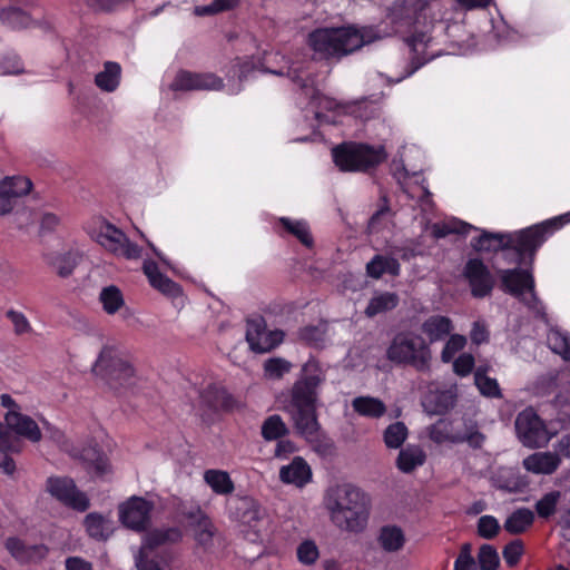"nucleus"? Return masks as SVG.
I'll list each match as a JSON object with an SVG mask.
<instances>
[{
    "instance_id": "obj_1",
    "label": "nucleus",
    "mask_w": 570,
    "mask_h": 570,
    "mask_svg": "<svg viewBox=\"0 0 570 570\" xmlns=\"http://www.w3.org/2000/svg\"><path fill=\"white\" fill-rule=\"evenodd\" d=\"M396 31L383 32L371 26L322 28L309 33L308 43L321 58H341Z\"/></svg>"
},
{
    "instance_id": "obj_2",
    "label": "nucleus",
    "mask_w": 570,
    "mask_h": 570,
    "mask_svg": "<svg viewBox=\"0 0 570 570\" xmlns=\"http://www.w3.org/2000/svg\"><path fill=\"white\" fill-rule=\"evenodd\" d=\"M324 504L333 523L350 532L362 531L367 523L370 499L357 487L344 483L330 488Z\"/></svg>"
},
{
    "instance_id": "obj_3",
    "label": "nucleus",
    "mask_w": 570,
    "mask_h": 570,
    "mask_svg": "<svg viewBox=\"0 0 570 570\" xmlns=\"http://www.w3.org/2000/svg\"><path fill=\"white\" fill-rule=\"evenodd\" d=\"M92 372L116 392L127 391L137 383V373L130 355L116 346L106 345L101 348Z\"/></svg>"
},
{
    "instance_id": "obj_4",
    "label": "nucleus",
    "mask_w": 570,
    "mask_h": 570,
    "mask_svg": "<svg viewBox=\"0 0 570 570\" xmlns=\"http://www.w3.org/2000/svg\"><path fill=\"white\" fill-rule=\"evenodd\" d=\"M326 373L318 361L309 358L301 368L298 379L287 393H283V410L317 407L318 387Z\"/></svg>"
},
{
    "instance_id": "obj_5",
    "label": "nucleus",
    "mask_w": 570,
    "mask_h": 570,
    "mask_svg": "<svg viewBox=\"0 0 570 570\" xmlns=\"http://www.w3.org/2000/svg\"><path fill=\"white\" fill-rule=\"evenodd\" d=\"M332 156L342 171H365L386 158L382 147L358 142H343L332 149Z\"/></svg>"
},
{
    "instance_id": "obj_6",
    "label": "nucleus",
    "mask_w": 570,
    "mask_h": 570,
    "mask_svg": "<svg viewBox=\"0 0 570 570\" xmlns=\"http://www.w3.org/2000/svg\"><path fill=\"white\" fill-rule=\"evenodd\" d=\"M386 356L400 364H410L420 372L430 370L431 351L424 340L412 333H399L391 342Z\"/></svg>"
},
{
    "instance_id": "obj_7",
    "label": "nucleus",
    "mask_w": 570,
    "mask_h": 570,
    "mask_svg": "<svg viewBox=\"0 0 570 570\" xmlns=\"http://www.w3.org/2000/svg\"><path fill=\"white\" fill-rule=\"evenodd\" d=\"M501 287L504 292L517 297L535 316H544V306L534 291V278L527 269H504L500 274Z\"/></svg>"
},
{
    "instance_id": "obj_8",
    "label": "nucleus",
    "mask_w": 570,
    "mask_h": 570,
    "mask_svg": "<svg viewBox=\"0 0 570 570\" xmlns=\"http://www.w3.org/2000/svg\"><path fill=\"white\" fill-rule=\"evenodd\" d=\"M566 217L567 215L546 220L515 233H509L511 236L510 248L518 254L519 261L522 262L527 255L533 259L538 248L546 242L550 234L563 225Z\"/></svg>"
},
{
    "instance_id": "obj_9",
    "label": "nucleus",
    "mask_w": 570,
    "mask_h": 570,
    "mask_svg": "<svg viewBox=\"0 0 570 570\" xmlns=\"http://www.w3.org/2000/svg\"><path fill=\"white\" fill-rule=\"evenodd\" d=\"M92 237L101 247L117 257L138 259L141 256V248L110 223L100 222Z\"/></svg>"
},
{
    "instance_id": "obj_10",
    "label": "nucleus",
    "mask_w": 570,
    "mask_h": 570,
    "mask_svg": "<svg viewBox=\"0 0 570 570\" xmlns=\"http://www.w3.org/2000/svg\"><path fill=\"white\" fill-rule=\"evenodd\" d=\"M46 491L63 505L83 512L89 508L88 497L79 491L72 479L50 476L46 481Z\"/></svg>"
},
{
    "instance_id": "obj_11",
    "label": "nucleus",
    "mask_w": 570,
    "mask_h": 570,
    "mask_svg": "<svg viewBox=\"0 0 570 570\" xmlns=\"http://www.w3.org/2000/svg\"><path fill=\"white\" fill-rule=\"evenodd\" d=\"M514 425L518 439L524 446L539 448L548 442L546 425L532 407L521 411Z\"/></svg>"
},
{
    "instance_id": "obj_12",
    "label": "nucleus",
    "mask_w": 570,
    "mask_h": 570,
    "mask_svg": "<svg viewBox=\"0 0 570 570\" xmlns=\"http://www.w3.org/2000/svg\"><path fill=\"white\" fill-rule=\"evenodd\" d=\"M153 509V502L131 497L119 505V520L126 528L140 532L149 527Z\"/></svg>"
},
{
    "instance_id": "obj_13",
    "label": "nucleus",
    "mask_w": 570,
    "mask_h": 570,
    "mask_svg": "<svg viewBox=\"0 0 570 570\" xmlns=\"http://www.w3.org/2000/svg\"><path fill=\"white\" fill-rule=\"evenodd\" d=\"M188 527L197 548L202 551L212 553L220 543V535L216 527L202 510L198 509L188 514Z\"/></svg>"
},
{
    "instance_id": "obj_14",
    "label": "nucleus",
    "mask_w": 570,
    "mask_h": 570,
    "mask_svg": "<svg viewBox=\"0 0 570 570\" xmlns=\"http://www.w3.org/2000/svg\"><path fill=\"white\" fill-rule=\"evenodd\" d=\"M462 275L468 282L473 297L483 298L491 294L495 279L481 259H469L464 265Z\"/></svg>"
},
{
    "instance_id": "obj_15",
    "label": "nucleus",
    "mask_w": 570,
    "mask_h": 570,
    "mask_svg": "<svg viewBox=\"0 0 570 570\" xmlns=\"http://www.w3.org/2000/svg\"><path fill=\"white\" fill-rule=\"evenodd\" d=\"M282 331H267L263 317H255L247 321L246 341L250 348L257 353H266L283 342Z\"/></svg>"
},
{
    "instance_id": "obj_16",
    "label": "nucleus",
    "mask_w": 570,
    "mask_h": 570,
    "mask_svg": "<svg viewBox=\"0 0 570 570\" xmlns=\"http://www.w3.org/2000/svg\"><path fill=\"white\" fill-rule=\"evenodd\" d=\"M173 90H219L223 79L212 72L179 71L170 85Z\"/></svg>"
},
{
    "instance_id": "obj_17",
    "label": "nucleus",
    "mask_w": 570,
    "mask_h": 570,
    "mask_svg": "<svg viewBox=\"0 0 570 570\" xmlns=\"http://www.w3.org/2000/svg\"><path fill=\"white\" fill-rule=\"evenodd\" d=\"M234 515L242 524L253 529L255 533H259L267 524L265 510L250 497L236 500Z\"/></svg>"
},
{
    "instance_id": "obj_18",
    "label": "nucleus",
    "mask_w": 570,
    "mask_h": 570,
    "mask_svg": "<svg viewBox=\"0 0 570 570\" xmlns=\"http://www.w3.org/2000/svg\"><path fill=\"white\" fill-rule=\"evenodd\" d=\"M4 420L8 428L16 434L23 436L31 442L40 441V429L30 416L24 415L17 410H11L7 412Z\"/></svg>"
},
{
    "instance_id": "obj_19",
    "label": "nucleus",
    "mask_w": 570,
    "mask_h": 570,
    "mask_svg": "<svg viewBox=\"0 0 570 570\" xmlns=\"http://www.w3.org/2000/svg\"><path fill=\"white\" fill-rule=\"evenodd\" d=\"M291 415L294 428L304 439L314 440L315 432L321 430L316 407L284 410Z\"/></svg>"
},
{
    "instance_id": "obj_20",
    "label": "nucleus",
    "mask_w": 570,
    "mask_h": 570,
    "mask_svg": "<svg viewBox=\"0 0 570 570\" xmlns=\"http://www.w3.org/2000/svg\"><path fill=\"white\" fill-rule=\"evenodd\" d=\"M279 479L284 483L302 488L311 481L312 470L303 458L296 456L289 464L281 468Z\"/></svg>"
},
{
    "instance_id": "obj_21",
    "label": "nucleus",
    "mask_w": 570,
    "mask_h": 570,
    "mask_svg": "<svg viewBox=\"0 0 570 570\" xmlns=\"http://www.w3.org/2000/svg\"><path fill=\"white\" fill-rule=\"evenodd\" d=\"M561 459L554 452H535L523 459V468L534 474H552L560 465Z\"/></svg>"
},
{
    "instance_id": "obj_22",
    "label": "nucleus",
    "mask_w": 570,
    "mask_h": 570,
    "mask_svg": "<svg viewBox=\"0 0 570 570\" xmlns=\"http://www.w3.org/2000/svg\"><path fill=\"white\" fill-rule=\"evenodd\" d=\"M144 273L147 276L150 285L160 293L176 297L180 295V286L160 273L158 265L153 261H145L142 266Z\"/></svg>"
},
{
    "instance_id": "obj_23",
    "label": "nucleus",
    "mask_w": 570,
    "mask_h": 570,
    "mask_svg": "<svg viewBox=\"0 0 570 570\" xmlns=\"http://www.w3.org/2000/svg\"><path fill=\"white\" fill-rule=\"evenodd\" d=\"M6 547L10 554L20 562H36L47 556V548L43 544L28 546L17 538H9Z\"/></svg>"
},
{
    "instance_id": "obj_24",
    "label": "nucleus",
    "mask_w": 570,
    "mask_h": 570,
    "mask_svg": "<svg viewBox=\"0 0 570 570\" xmlns=\"http://www.w3.org/2000/svg\"><path fill=\"white\" fill-rule=\"evenodd\" d=\"M510 245L511 236L509 233L481 230V234L471 240V246L476 252H498L510 248Z\"/></svg>"
},
{
    "instance_id": "obj_25",
    "label": "nucleus",
    "mask_w": 570,
    "mask_h": 570,
    "mask_svg": "<svg viewBox=\"0 0 570 570\" xmlns=\"http://www.w3.org/2000/svg\"><path fill=\"white\" fill-rule=\"evenodd\" d=\"M426 4V0H397L391 7L389 17L392 22L410 23L415 20L419 12L425 9Z\"/></svg>"
},
{
    "instance_id": "obj_26",
    "label": "nucleus",
    "mask_w": 570,
    "mask_h": 570,
    "mask_svg": "<svg viewBox=\"0 0 570 570\" xmlns=\"http://www.w3.org/2000/svg\"><path fill=\"white\" fill-rule=\"evenodd\" d=\"M183 533L178 528H166L157 529L147 533L144 538L142 544L139 550H145L147 553H151L157 547L176 543L180 541Z\"/></svg>"
},
{
    "instance_id": "obj_27",
    "label": "nucleus",
    "mask_w": 570,
    "mask_h": 570,
    "mask_svg": "<svg viewBox=\"0 0 570 570\" xmlns=\"http://www.w3.org/2000/svg\"><path fill=\"white\" fill-rule=\"evenodd\" d=\"M303 91L306 98L309 99V107L312 108L315 118L320 124L330 122V118L323 114L324 110L331 111L337 107L334 99L321 95L315 88L303 85Z\"/></svg>"
},
{
    "instance_id": "obj_28",
    "label": "nucleus",
    "mask_w": 570,
    "mask_h": 570,
    "mask_svg": "<svg viewBox=\"0 0 570 570\" xmlns=\"http://www.w3.org/2000/svg\"><path fill=\"white\" fill-rule=\"evenodd\" d=\"M460 431L461 428L455 426L453 422L445 419H441L429 428V436L433 442L438 444H459L461 440L459 438Z\"/></svg>"
},
{
    "instance_id": "obj_29",
    "label": "nucleus",
    "mask_w": 570,
    "mask_h": 570,
    "mask_svg": "<svg viewBox=\"0 0 570 570\" xmlns=\"http://www.w3.org/2000/svg\"><path fill=\"white\" fill-rule=\"evenodd\" d=\"M425 452L419 445L409 444L402 449L396 459V466L403 473H410L424 464Z\"/></svg>"
},
{
    "instance_id": "obj_30",
    "label": "nucleus",
    "mask_w": 570,
    "mask_h": 570,
    "mask_svg": "<svg viewBox=\"0 0 570 570\" xmlns=\"http://www.w3.org/2000/svg\"><path fill=\"white\" fill-rule=\"evenodd\" d=\"M120 77V66L117 62L107 61L104 65V69L96 75L95 83L100 90L112 92L118 88Z\"/></svg>"
},
{
    "instance_id": "obj_31",
    "label": "nucleus",
    "mask_w": 570,
    "mask_h": 570,
    "mask_svg": "<svg viewBox=\"0 0 570 570\" xmlns=\"http://www.w3.org/2000/svg\"><path fill=\"white\" fill-rule=\"evenodd\" d=\"M202 402L209 409H230L233 406L232 395L222 386L209 385L200 393Z\"/></svg>"
},
{
    "instance_id": "obj_32",
    "label": "nucleus",
    "mask_w": 570,
    "mask_h": 570,
    "mask_svg": "<svg viewBox=\"0 0 570 570\" xmlns=\"http://www.w3.org/2000/svg\"><path fill=\"white\" fill-rule=\"evenodd\" d=\"M422 331L431 342H436L450 334L452 331V322L446 316L433 315L424 321Z\"/></svg>"
},
{
    "instance_id": "obj_33",
    "label": "nucleus",
    "mask_w": 570,
    "mask_h": 570,
    "mask_svg": "<svg viewBox=\"0 0 570 570\" xmlns=\"http://www.w3.org/2000/svg\"><path fill=\"white\" fill-rule=\"evenodd\" d=\"M206 484L219 495L230 494L235 487L229 474L223 470L209 469L204 472Z\"/></svg>"
},
{
    "instance_id": "obj_34",
    "label": "nucleus",
    "mask_w": 570,
    "mask_h": 570,
    "mask_svg": "<svg viewBox=\"0 0 570 570\" xmlns=\"http://www.w3.org/2000/svg\"><path fill=\"white\" fill-rule=\"evenodd\" d=\"M400 271L401 266L397 259L389 256L376 255L366 264L368 276L376 279L385 273L397 276Z\"/></svg>"
},
{
    "instance_id": "obj_35",
    "label": "nucleus",
    "mask_w": 570,
    "mask_h": 570,
    "mask_svg": "<svg viewBox=\"0 0 570 570\" xmlns=\"http://www.w3.org/2000/svg\"><path fill=\"white\" fill-rule=\"evenodd\" d=\"M99 302L108 315H115L126 305L122 292L115 285L106 286L100 291Z\"/></svg>"
},
{
    "instance_id": "obj_36",
    "label": "nucleus",
    "mask_w": 570,
    "mask_h": 570,
    "mask_svg": "<svg viewBox=\"0 0 570 570\" xmlns=\"http://www.w3.org/2000/svg\"><path fill=\"white\" fill-rule=\"evenodd\" d=\"M352 406L362 416L379 419L386 412L385 404L372 396H357L353 400Z\"/></svg>"
},
{
    "instance_id": "obj_37",
    "label": "nucleus",
    "mask_w": 570,
    "mask_h": 570,
    "mask_svg": "<svg viewBox=\"0 0 570 570\" xmlns=\"http://www.w3.org/2000/svg\"><path fill=\"white\" fill-rule=\"evenodd\" d=\"M399 304V296L395 293H376L368 302L365 308V315L374 317L377 314L389 312Z\"/></svg>"
},
{
    "instance_id": "obj_38",
    "label": "nucleus",
    "mask_w": 570,
    "mask_h": 570,
    "mask_svg": "<svg viewBox=\"0 0 570 570\" xmlns=\"http://www.w3.org/2000/svg\"><path fill=\"white\" fill-rule=\"evenodd\" d=\"M534 520V514L530 509L521 508L512 512L505 520L503 528L511 534L524 532Z\"/></svg>"
},
{
    "instance_id": "obj_39",
    "label": "nucleus",
    "mask_w": 570,
    "mask_h": 570,
    "mask_svg": "<svg viewBox=\"0 0 570 570\" xmlns=\"http://www.w3.org/2000/svg\"><path fill=\"white\" fill-rule=\"evenodd\" d=\"M88 534L97 540L107 539L112 532V522L98 513H89L85 518Z\"/></svg>"
},
{
    "instance_id": "obj_40",
    "label": "nucleus",
    "mask_w": 570,
    "mask_h": 570,
    "mask_svg": "<svg viewBox=\"0 0 570 570\" xmlns=\"http://www.w3.org/2000/svg\"><path fill=\"white\" fill-rule=\"evenodd\" d=\"M379 542L385 551L394 552L402 549L405 538L400 528L395 525H386L381 529Z\"/></svg>"
},
{
    "instance_id": "obj_41",
    "label": "nucleus",
    "mask_w": 570,
    "mask_h": 570,
    "mask_svg": "<svg viewBox=\"0 0 570 570\" xmlns=\"http://www.w3.org/2000/svg\"><path fill=\"white\" fill-rule=\"evenodd\" d=\"M282 226L293 236H295L304 246L313 245V237L308 224L303 219L279 218Z\"/></svg>"
},
{
    "instance_id": "obj_42",
    "label": "nucleus",
    "mask_w": 570,
    "mask_h": 570,
    "mask_svg": "<svg viewBox=\"0 0 570 570\" xmlns=\"http://www.w3.org/2000/svg\"><path fill=\"white\" fill-rule=\"evenodd\" d=\"M549 347L563 360L570 361V335L558 328L549 331L547 336Z\"/></svg>"
},
{
    "instance_id": "obj_43",
    "label": "nucleus",
    "mask_w": 570,
    "mask_h": 570,
    "mask_svg": "<svg viewBox=\"0 0 570 570\" xmlns=\"http://www.w3.org/2000/svg\"><path fill=\"white\" fill-rule=\"evenodd\" d=\"M0 184H7L4 191L16 202L17 198L26 196L30 193L32 183L23 176H9L3 178Z\"/></svg>"
},
{
    "instance_id": "obj_44",
    "label": "nucleus",
    "mask_w": 570,
    "mask_h": 570,
    "mask_svg": "<svg viewBox=\"0 0 570 570\" xmlns=\"http://www.w3.org/2000/svg\"><path fill=\"white\" fill-rule=\"evenodd\" d=\"M288 433V429L283 419L277 415L268 416L262 425V436L266 441H274L283 438Z\"/></svg>"
},
{
    "instance_id": "obj_45",
    "label": "nucleus",
    "mask_w": 570,
    "mask_h": 570,
    "mask_svg": "<svg viewBox=\"0 0 570 570\" xmlns=\"http://www.w3.org/2000/svg\"><path fill=\"white\" fill-rule=\"evenodd\" d=\"M472 229L479 230L474 226H472L468 223L461 222V220H453V222H448V223H436V224H433V226L431 228L432 235L435 238H443V237H445L450 234H454V233L466 235Z\"/></svg>"
},
{
    "instance_id": "obj_46",
    "label": "nucleus",
    "mask_w": 570,
    "mask_h": 570,
    "mask_svg": "<svg viewBox=\"0 0 570 570\" xmlns=\"http://www.w3.org/2000/svg\"><path fill=\"white\" fill-rule=\"evenodd\" d=\"M49 264L60 277H68L73 272L77 261L75 254L65 252L52 255Z\"/></svg>"
},
{
    "instance_id": "obj_47",
    "label": "nucleus",
    "mask_w": 570,
    "mask_h": 570,
    "mask_svg": "<svg viewBox=\"0 0 570 570\" xmlns=\"http://www.w3.org/2000/svg\"><path fill=\"white\" fill-rule=\"evenodd\" d=\"M0 20L12 29H22L31 24V18L18 8L3 9L0 12Z\"/></svg>"
},
{
    "instance_id": "obj_48",
    "label": "nucleus",
    "mask_w": 570,
    "mask_h": 570,
    "mask_svg": "<svg viewBox=\"0 0 570 570\" xmlns=\"http://www.w3.org/2000/svg\"><path fill=\"white\" fill-rule=\"evenodd\" d=\"M407 438V428L403 422L390 424L384 431V443L389 449H399Z\"/></svg>"
},
{
    "instance_id": "obj_49",
    "label": "nucleus",
    "mask_w": 570,
    "mask_h": 570,
    "mask_svg": "<svg viewBox=\"0 0 570 570\" xmlns=\"http://www.w3.org/2000/svg\"><path fill=\"white\" fill-rule=\"evenodd\" d=\"M475 385L482 395L488 397H501V390L495 379L487 376L481 368L474 373Z\"/></svg>"
},
{
    "instance_id": "obj_50",
    "label": "nucleus",
    "mask_w": 570,
    "mask_h": 570,
    "mask_svg": "<svg viewBox=\"0 0 570 570\" xmlns=\"http://www.w3.org/2000/svg\"><path fill=\"white\" fill-rule=\"evenodd\" d=\"M459 438L461 439L460 443H468L473 449H480L485 441V435L474 423H465L460 431Z\"/></svg>"
},
{
    "instance_id": "obj_51",
    "label": "nucleus",
    "mask_w": 570,
    "mask_h": 570,
    "mask_svg": "<svg viewBox=\"0 0 570 570\" xmlns=\"http://www.w3.org/2000/svg\"><path fill=\"white\" fill-rule=\"evenodd\" d=\"M6 317L11 322L16 335L21 336L33 332L30 321L22 312L10 308L6 312Z\"/></svg>"
},
{
    "instance_id": "obj_52",
    "label": "nucleus",
    "mask_w": 570,
    "mask_h": 570,
    "mask_svg": "<svg viewBox=\"0 0 570 570\" xmlns=\"http://www.w3.org/2000/svg\"><path fill=\"white\" fill-rule=\"evenodd\" d=\"M478 562L481 570H497L500 559L495 548L490 544L481 546L478 553Z\"/></svg>"
},
{
    "instance_id": "obj_53",
    "label": "nucleus",
    "mask_w": 570,
    "mask_h": 570,
    "mask_svg": "<svg viewBox=\"0 0 570 570\" xmlns=\"http://www.w3.org/2000/svg\"><path fill=\"white\" fill-rule=\"evenodd\" d=\"M296 554L298 561L304 566H312L320 558L318 548L312 540L301 542L297 547Z\"/></svg>"
},
{
    "instance_id": "obj_54",
    "label": "nucleus",
    "mask_w": 570,
    "mask_h": 570,
    "mask_svg": "<svg viewBox=\"0 0 570 570\" xmlns=\"http://www.w3.org/2000/svg\"><path fill=\"white\" fill-rule=\"evenodd\" d=\"M292 364L281 357L268 358L264 363L265 375L269 379H281L284 374L288 373Z\"/></svg>"
},
{
    "instance_id": "obj_55",
    "label": "nucleus",
    "mask_w": 570,
    "mask_h": 570,
    "mask_svg": "<svg viewBox=\"0 0 570 570\" xmlns=\"http://www.w3.org/2000/svg\"><path fill=\"white\" fill-rule=\"evenodd\" d=\"M560 499L559 491H552L544 494L535 504V510L541 518H548L556 511L557 503Z\"/></svg>"
},
{
    "instance_id": "obj_56",
    "label": "nucleus",
    "mask_w": 570,
    "mask_h": 570,
    "mask_svg": "<svg viewBox=\"0 0 570 570\" xmlns=\"http://www.w3.org/2000/svg\"><path fill=\"white\" fill-rule=\"evenodd\" d=\"M313 450L321 456H330L334 453V443L321 430L315 432L314 440L305 439Z\"/></svg>"
},
{
    "instance_id": "obj_57",
    "label": "nucleus",
    "mask_w": 570,
    "mask_h": 570,
    "mask_svg": "<svg viewBox=\"0 0 570 570\" xmlns=\"http://www.w3.org/2000/svg\"><path fill=\"white\" fill-rule=\"evenodd\" d=\"M466 344V338L463 335L454 334L451 335L448 342L445 343L441 358L444 363H449L453 360L454 355L461 351Z\"/></svg>"
},
{
    "instance_id": "obj_58",
    "label": "nucleus",
    "mask_w": 570,
    "mask_h": 570,
    "mask_svg": "<svg viewBox=\"0 0 570 570\" xmlns=\"http://www.w3.org/2000/svg\"><path fill=\"white\" fill-rule=\"evenodd\" d=\"M499 530V521L493 515H482L478 521V534L483 539H493Z\"/></svg>"
},
{
    "instance_id": "obj_59",
    "label": "nucleus",
    "mask_w": 570,
    "mask_h": 570,
    "mask_svg": "<svg viewBox=\"0 0 570 570\" xmlns=\"http://www.w3.org/2000/svg\"><path fill=\"white\" fill-rule=\"evenodd\" d=\"M239 0H214L208 6H202L195 8V13L197 16H207V14H214L222 11H226L229 9H233L237 6Z\"/></svg>"
},
{
    "instance_id": "obj_60",
    "label": "nucleus",
    "mask_w": 570,
    "mask_h": 570,
    "mask_svg": "<svg viewBox=\"0 0 570 570\" xmlns=\"http://www.w3.org/2000/svg\"><path fill=\"white\" fill-rule=\"evenodd\" d=\"M523 552H524L523 543L521 540L517 539V540L509 542L504 547V549L502 551V556H503L505 563L509 567H513V566L518 564Z\"/></svg>"
},
{
    "instance_id": "obj_61",
    "label": "nucleus",
    "mask_w": 570,
    "mask_h": 570,
    "mask_svg": "<svg viewBox=\"0 0 570 570\" xmlns=\"http://www.w3.org/2000/svg\"><path fill=\"white\" fill-rule=\"evenodd\" d=\"M19 441L13 436L8 425L0 423V453L19 452Z\"/></svg>"
},
{
    "instance_id": "obj_62",
    "label": "nucleus",
    "mask_w": 570,
    "mask_h": 570,
    "mask_svg": "<svg viewBox=\"0 0 570 570\" xmlns=\"http://www.w3.org/2000/svg\"><path fill=\"white\" fill-rule=\"evenodd\" d=\"M82 459L91 461L92 466L97 474L102 475L110 471V465L106 456L99 454L96 449L86 450L82 453Z\"/></svg>"
},
{
    "instance_id": "obj_63",
    "label": "nucleus",
    "mask_w": 570,
    "mask_h": 570,
    "mask_svg": "<svg viewBox=\"0 0 570 570\" xmlns=\"http://www.w3.org/2000/svg\"><path fill=\"white\" fill-rule=\"evenodd\" d=\"M471 551L472 547L470 543H464L461 547L460 553L454 562V570H476L475 560Z\"/></svg>"
},
{
    "instance_id": "obj_64",
    "label": "nucleus",
    "mask_w": 570,
    "mask_h": 570,
    "mask_svg": "<svg viewBox=\"0 0 570 570\" xmlns=\"http://www.w3.org/2000/svg\"><path fill=\"white\" fill-rule=\"evenodd\" d=\"M135 564L137 570H164L154 554L139 550L135 556Z\"/></svg>"
}]
</instances>
